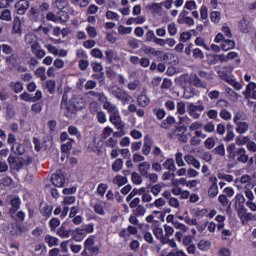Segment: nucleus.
Segmentation results:
<instances>
[{
    "mask_svg": "<svg viewBox=\"0 0 256 256\" xmlns=\"http://www.w3.org/2000/svg\"><path fill=\"white\" fill-rule=\"evenodd\" d=\"M51 6L47 2H43L38 7H31L28 11V19L33 23H45V15Z\"/></svg>",
    "mask_w": 256,
    "mask_h": 256,
    "instance_id": "f257e3e1",
    "label": "nucleus"
},
{
    "mask_svg": "<svg viewBox=\"0 0 256 256\" xmlns=\"http://www.w3.org/2000/svg\"><path fill=\"white\" fill-rule=\"evenodd\" d=\"M205 111L204 105H195V103H190L187 106V113L192 119H201V113Z\"/></svg>",
    "mask_w": 256,
    "mask_h": 256,
    "instance_id": "f03ea898",
    "label": "nucleus"
},
{
    "mask_svg": "<svg viewBox=\"0 0 256 256\" xmlns=\"http://www.w3.org/2000/svg\"><path fill=\"white\" fill-rule=\"evenodd\" d=\"M8 163L10 165V168H12L14 171H21V169L25 167V158L10 155L8 157Z\"/></svg>",
    "mask_w": 256,
    "mask_h": 256,
    "instance_id": "7ed1b4c3",
    "label": "nucleus"
},
{
    "mask_svg": "<svg viewBox=\"0 0 256 256\" xmlns=\"http://www.w3.org/2000/svg\"><path fill=\"white\" fill-rule=\"evenodd\" d=\"M83 107V103L79 102V99L73 98L68 102V105L66 106V111L70 115H75L78 111H81Z\"/></svg>",
    "mask_w": 256,
    "mask_h": 256,
    "instance_id": "20e7f679",
    "label": "nucleus"
},
{
    "mask_svg": "<svg viewBox=\"0 0 256 256\" xmlns=\"http://www.w3.org/2000/svg\"><path fill=\"white\" fill-rule=\"evenodd\" d=\"M188 83L200 89H207V82L201 80L200 76L195 73L188 75Z\"/></svg>",
    "mask_w": 256,
    "mask_h": 256,
    "instance_id": "39448f33",
    "label": "nucleus"
},
{
    "mask_svg": "<svg viewBox=\"0 0 256 256\" xmlns=\"http://www.w3.org/2000/svg\"><path fill=\"white\" fill-rule=\"evenodd\" d=\"M95 245V236L90 235L84 242V249H88L92 255L99 254V246Z\"/></svg>",
    "mask_w": 256,
    "mask_h": 256,
    "instance_id": "423d86ee",
    "label": "nucleus"
},
{
    "mask_svg": "<svg viewBox=\"0 0 256 256\" xmlns=\"http://www.w3.org/2000/svg\"><path fill=\"white\" fill-rule=\"evenodd\" d=\"M39 211L44 219H49L53 215V205H49L47 202H41Z\"/></svg>",
    "mask_w": 256,
    "mask_h": 256,
    "instance_id": "0eeeda50",
    "label": "nucleus"
},
{
    "mask_svg": "<svg viewBox=\"0 0 256 256\" xmlns=\"http://www.w3.org/2000/svg\"><path fill=\"white\" fill-rule=\"evenodd\" d=\"M112 95H114V97H116V99H118L119 101H122V103H128L129 101V94H127V92H125V90H122L119 87H116L112 90Z\"/></svg>",
    "mask_w": 256,
    "mask_h": 256,
    "instance_id": "6e6552de",
    "label": "nucleus"
},
{
    "mask_svg": "<svg viewBox=\"0 0 256 256\" xmlns=\"http://www.w3.org/2000/svg\"><path fill=\"white\" fill-rule=\"evenodd\" d=\"M31 53L34 54V57H36V59H43V57L47 55V52L41 49V44H39V42H34L31 45Z\"/></svg>",
    "mask_w": 256,
    "mask_h": 256,
    "instance_id": "1a4fd4ad",
    "label": "nucleus"
},
{
    "mask_svg": "<svg viewBox=\"0 0 256 256\" xmlns=\"http://www.w3.org/2000/svg\"><path fill=\"white\" fill-rule=\"evenodd\" d=\"M235 159L238 163H247L249 161V154L247 153V150L243 147L237 148Z\"/></svg>",
    "mask_w": 256,
    "mask_h": 256,
    "instance_id": "9d476101",
    "label": "nucleus"
},
{
    "mask_svg": "<svg viewBox=\"0 0 256 256\" xmlns=\"http://www.w3.org/2000/svg\"><path fill=\"white\" fill-rule=\"evenodd\" d=\"M15 9L18 15H25L27 9H29V1L27 0H19L15 4Z\"/></svg>",
    "mask_w": 256,
    "mask_h": 256,
    "instance_id": "9b49d317",
    "label": "nucleus"
},
{
    "mask_svg": "<svg viewBox=\"0 0 256 256\" xmlns=\"http://www.w3.org/2000/svg\"><path fill=\"white\" fill-rule=\"evenodd\" d=\"M10 205L11 208L9 210V213L11 217H13V215H15V213H17V211L21 209V198H19V196L12 198L10 200Z\"/></svg>",
    "mask_w": 256,
    "mask_h": 256,
    "instance_id": "f8f14e48",
    "label": "nucleus"
},
{
    "mask_svg": "<svg viewBox=\"0 0 256 256\" xmlns=\"http://www.w3.org/2000/svg\"><path fill=\"white\" fill-rule=\"evenodd\" d=\"M210 181L212 184L208 189V197H212V199H214L216 195H219V187L217 186V177L210 178Z\"/></svg>",
    "mask_w": 256,
    "mask_h": 256,
    "instance_id": "ddd939ff",
    "label": "nucleus"
},
{
    "mask_svg": "<svg viewBox=\"0 0 256 256\" xmlns=\"http://www.w3.org/2000/svg\"><path fill=\"white\" fill-rule=\"evenodd\" d=\"M71 236L72 239H74V241H76L77 243H81V241H83V239L87 237L85 234V230H83L82 228H76L75 230H72Z\"/></svg>",
    "mask_w": 256,
    "mask_h": 256,
    "instance_id": "4468645a",
    "label": "nucleus"
},
{
    "mask_svg": "<svg viewBox=\"0 0 256 256\" xmlns=\"http://www.w3.org/2000/svg\"><path fill=\"white\" fill-rule=\"evenodd\" d=\"M51 183L54 187H63L65 185V176L63 174H52Z\"/></svg>",
    "mask_w": 256,
    "mask_h": 256,
    "instance_id": "2eb2a0df",
    "label": "nucleus"
},
{
    "mask_svg": "<svg viewBox=\"0 0 256 256\" xmlns=\"http://www.w3.org/2000/svg\"><path fill=\"white\" fill-rule=\"evenodd\" d=\"M146 11H149L152 16L157 17L161 14V4L160 3H150L146 6Z\"/></svg>",
    "mask_w": 256,
    "mask_h": 256,
    "instance_id": "dca6fc26",
    "label": "nucleus"
},
{
    "mask_svg": "<svg viewBox=\"0 0 256 256\" xmlns=\"http://www.w3.org/2000/svg\"><path fill=\"white\" fill-rule=\"evenodd\" d=\"M138 169L142 177L149 179V169H151V164H149V162L140 163Z\"/></svg>",
    "mask_w": 256,
    "mask_h": 256,
    "instance_id": "f3484780",
    "label": "nucleus"
},
{
    "mask_svg": "<svg viewBox=\"0 0 256 256\" xmlns=\"http://www.w3.org/2000/svg\"><path fill=\"white\" fill-rule=\"evenodd\" d=\"M151 147H153V139L149 136H145L142 148L143 155H149L151 153Z\"/></svg>",
    "mask_w": 256,
    "mask_h": 256,
    "instance_id": "a211bd4d",
    "label": "nucleus"
},
{
    "mask_svg": "<svg viewBox=\"0 0 256 256\" xmlns=\"http://www.w3.org/2000/svg\"><path fill=\"white\" fill-rule=\"evenodd\" d=\"M20 59L19 53L15 52L6 58V62L10 63L12 67H19L21 65Z\"/></svg>",
    "mask_w": 256,
    "mask_h": 256,
    "instance_id": "6ab92c4d",
    "label": "nucleus"
},
{
    "mask_svg": "<svg viewBox=\"0 0 256 256\" xmlns=\"http://www.w3.org/2000/svg\"><path fill=\"white\" fill-rule=\"evenodd\" d=\"M184 161H186L188 165H192L195 169H201V162L193 155H185Z\"/></svg>",
    "mask_w": 256,
    "mask_h": 256,
    "instance_id": "aec40b11",
    "label": "nucleus"
},
{
    "mask_svg": "<svg viewBox=\"0 0 256 256\" xmlns=\"http://www.w3.org/2000/svg\"><path fill=\"white\" fill-rule=\"evenodd\" d=\"M226 152L228 154V159H230V161H235L237 156V146L235 143L229 144L226 148Z\"/></svg>",
    "mask_w": 256,
    "mask_h": 256,
    "instance_id": "412c9836",
    "label": "nucleus"
},
{
    "mask_svg": "<svg viewBox=\"0 0 256 256\" xmlns=\"http://www.w3.org/2000/svg\"><path fill=\"white\" fill-rule=\"evenodd\" d=\"M141 51H143V53L148 57H159V55H161V50H155V48H151L149 46H143Z\"/></svg>",
    "mask_w": 256,
    "mask_h": 256,
    "instance_id": "4be33fe9",
    "label": "nucleus"
},
{
    "mask_svg": "<svg viewBox=\"0 0 256 256\" xmlns=\"http://www.w3.org/2000/svg\"><path fill=\"white\" fill-rule=\"evenodd\" d=\"M233 139H235L234 127L231 123H228L226 126V137L224 138V141L229 143V141H233Z\"/></svg>",
    "mask_w": 256,
    "mask_h": 256,
    "instance_id": "5701e85b",
    "label": "nucleus"
},
{
    "mask_svg": "<svg viewBox=\"0 0 256 256\" xmlns=\"http://www.w3.org/2000/svg\"><path fill=\"white\" fill-rule=\"evenodd\" d=\"M110 122L112 125H115L117 129H123V124L121 123V116L119 114H110Z\"/></svg>",
    "mask_w": 256,
    "mask_h": 256,
    "instance_id": "b1692460",
    "label": "nucleus"
},
{
    "mask_svg": "<svg viewBox=\"0 0 256 256\" xmlns=\"http://www.w3.org/2000/svg\"><path fill=\"white\" fill-rule=\"evenodd\" d=\"M236 125V131L240 135H243L249 131V124L247 122H237Z\"/></svg>",
    "mask_w": 256,
    "mask_h": 256,
    "instance_id": "393cba45",
    "label": "nucleus"
},
{
    "mask_svg": "<svg viewBox=\"0 0 256 256\" xmlns=\"http://www.w3.org/2000/svg\"><path fill=\"white\" fill-rule=\"evenodd\" d=\"M72 231L73 230L71 229L69 230L65 229V224H62L57 231V235H59V237H61L62 239H68V237H71Z\"/></svg>",
    "mask_w": 256,
    "mask_h": 256,
    "instance_id": "a878e982",
    "label": "nucleus"
},
{
    "mask_svg": "<svg viewBox=\"0 0 256 256\" xmlns=\"http://www.w3.org/2000/svg\"><path fill=\"white\" fill-rule=\"evenodd\" d=\"M127 183H129V180L126 176L116 175L113 179V184L118 185L119 187H123V185H127Z\"/></svg>",
    "mask_w": 256,
    "mask_h": 256,
    "instance_id": "bb28decb",
    "label": "nucleus"
},
{
    "mask_svg": "<svg viewBox=\"0 0 256 256\" xmlns=\"http://www.w3.org/2000/svg\"><path fill=\"white\" fill-rule=\"evenodd\" d=\"M44 241L47 243L48 247H57V245H59V238L51 235H46Z\"/></svg>",
    "mask_w": 256,
    "mask_h": 256,
    "instance_id": "cd10ccee",
    "label": "nucleus"
},
{
    "mask_svg": "<svg viewBox=\"0 0 256 256\" xmlns=\"http://www.w3.org/2000/svg\"><path fill=\"white\" fill-rule=\"evenodd\" d=\"M146 41L147 42H153L156 43V45H161V38H157L155 37V32H153V30H149L146 33Z\"/></svg>",
    "mask_w": 256,
    "mask_h": 256,
    "instance_id": "c85d7f7f",
    "label": "nucleus"
},
{
    "mask_svg": "<svg viewBox=\"0 0 256 256\" xmlns=\"http://www.w3.org/2000/svg\"><path fill=\"white\" fill-rule=\"evenodd\" d=\"M160 223L158 220H154L152 222V231L154 233V236L156 239H161V228H160Z\"/></svg>",
    "mask_w": 256,
    "mask_h": 256,
    "instance_id": "c756f323",
    "label": "nucleus"
},
{
    "mask_svg": "<svg viewBox=\"0 0 256 256\" xmlns=\"http://www.w3.org/2000/svg\"><path fill=\"white\" fill-rule=\"evenodd\" d=\"M238 28L242 33H249V21H247V18L243 17L239 21Z\"/></svg>",
    "mask_w": 256,
    "mask_h": 256,
    "instance_id": "7c9ffc66",
    "label": "nucleus"
},
{
    "mask_svg": "<svg viewBox=\"0 0 256 256\" xmlns=\"http://www.w3.org/2000/svg\"><path fill=\"white\" fill-rule=\"evenodd\" d=\"M137 103L140 107H148L149 103H151V100L147 95L141 94L137 98Z\"/></svg>",
    "mask_w": 256,
    "mask_h": 256,
    "instance_id": "2f4dec72",
    "label": "nucleus"
},
{
    "mask_svg": "<svg viewBox=\"0 0 256 256\" xmlns=\"http://www.w3.org/2000/svg\"><path fill=\"white\" fill-rule=\"evenodd\" d=\"M175 125V117L168 116L165 120L162 121L161 127L163 129H171Z\"/></svg>",
    "mask_w": 256,
    "mask_h": 256,
    "instance_id": "473e14b6",
    "label": "nucleus"
},
{
    "mask_svg": "<svg viewBox=\"0 0 256 256\" xmlns=\"http://www.w3.org/2000/svg\"><path fill=\"white\" fill-rule=\"evenodd\" d=\"M255 89H256V83L250 82L246 87L244 95H249L252 92V99H256V90Z\"/></svg>",
    "mask_w": 256,
    "mask_h": 256,
    "instance_id": "72a5a7b5",
    "label": "nucleus"
},
{
    "mask_svg": "<svg viewBox=\"0 0 256 256\" xmlns=\"http://www.w3.org/2000/svg\"><path fill=\"white\" fill-rule=\"evenodd\" d=\"M222 51H229L231 49H235V41L226 39L223 41L221 45Z\"/></svg>",
    "mask_w": 256,
    "mask_h": 256,
    "instance_id": "f704fd0d",
    "label": "nucleus"
},
{
    "mask_svg": "<svg viewBox=\"0 0 256 256\" xmlns=\"http://www.w3.org/2000/svg\"><path fill=\"white\" fill-rule=\"evenodd\" d=\"M123 169V159L117 158L113 163H112V171L114 173H119Z\"/></svg>",
    "mask_w": 256,
    "mask_h": 256,
    "instance_id": "c9c22d12",
    "label": "nucleus"
},
{
    "mask_svg": "<svg viewBox=\"0 0 256 256\" xmlns=\"http://www.w3.org/2000/svg\"><path fill=\"white\" fill-rule=\"evenodd\" d=\"M68 133L69 135H74L78 139V141H81V139H83V135H81V132H79V129H77V127L75 126H69Z\"/></svg>",
    "mask_w": 256,
    "mask_h": 256,
    "instance_id": "e433bc0d",
    "label": "nucleus"
},
{
    "mask_svg": "<svg viewBox=\"0 0 256 256\" xmlns=\"http://www.w3.org/2000/svg\"><path fill=\"white\" fill-rule=\"evenodd\" d=\"M179 25H189L191 27L192 25H195V20H193L192 17L186 16L183 18H178Z\"/></svg>",
    "mask_w": 256,
    "mask_h": 256,
    "instance_id": "4c0bfd02",
    "label": "nucleus"
},
{
    "mask_svg": "<svg viewBox=\"0 0 256 256\" xmlns=\"http://www.w3.org/2000/svg\"><path fill=\"white\" fill-rule=\"evenodd\" d=\"M10 87L14 93H21L23 91V83L21 81L11 82Z\"/></svg>",
    "mask_w": 256,
    "mask_h": 256,
    "instance_id": "58836bf2",
    "label": "nucleus"
},
{
    "mask_svg": "<svg viewBox=\"0 0 256 256\" xmlns=\"http://www.w3.org/2000/svg\"><path fill=\"white\" fill-rule=\"evenodd\" d=\"M7 143L8 145H11V151H15V144L18 143L17 136H15L13 133H9Z\"/></svg>",
    "mask_w": 256,
    "mask_h": 256,
    "instance_id": "ea45409f",
    "label": "nucleus"
},
{
    "mask_svg": "<svg viewBox=\"0 0 256 256\" xmlns=\"http://www.w3.org/2000/svg\"><path fill=\"white\" fill-rule=\"evenodd\" d=\"M1 21H11L13 17L11 16V10L5 9L0 14Z\"/></svg>",
    "mask_w": 256,
    "mask_h": 256,
    "instance_id": "a19ab883",
    "label": "nucleus"
},
{
    "mask_svg": "<svg viewBox=\"0 0 256 256\" xmlns=\"http://www.w3.org/2000/svg\"><path fill=\"white\" fill-rule=\"evenodd\" d=\"M198 249H200L201 251H209V249H211V242L207 240H201L198 243Z\"/></svg>",
    "mask_w": 256,
    "mask_h": 256,
    "instance_id": "79ce46f5",
    "label": "nucleus"
},
{
    "mask_svg": "<svg viewBox=\"0 0 256 256\" xmlns=\"http://www.w3.org/2000/svg\"><path fill=\"white\" fill-rule=\"evenodd\" d=\"M15 155H23L25 153V147L21 143H16L14 150H11Z\"/></svg>",
    "mask_w": 256,
    "mask_h": 256,
    "instance_id": "37998d69",
    "label": "nucleus"
},
{
    "mask_svg": "<svg viewBox=\"0 0 256 256\" xmlns=\"http://www.w3.org/2000/svg\"><path fill=\"white\" fill-rule=\"evenodd\" d=\"M245 206V196L242 194H237L235 197V207H243Z\"/></svg>",
    "mask_w": 256,
    "mask_h": 256,
    "instance_id": "c03bdc74",
    "label": "nucleus"
},
{
    "mask_svg": "<svg viewBox=\"0 0 256 256\" xmlns=\"http://www.w3.org/2000/svg\"><path fill=\"white\" fill-rule=\"evenodd\" d=\"M245 119H246L245 113H243V111H237L234 114L233 122L234 123H241V121H245Z\"/></svg>",
    "mask_w": 256,
    "mask_h": 256,
    "instance_id": "a18cd8bd",
    "label": "nucleus"
},
{
    "mask_svg": "<svg viewBox=\"0 0 256 256\" xmlns=\"http://www.w3.org/2000/svg\"><path fill=\"white\" fill-rule=\"evenodd\" d=\"M13 31L16 33H21V31H23V26H22L21 20H19V18L14 19Z\"/></svg>",
    "mask_w": 256,
    "mask_h": 256,
    "instance_id": "49530a36",
    "label": "nucleus"
},
{
    "mask_svg": "<svg viewBox=\"0 0 256 256\" xmlns=\"http://www.w3.org/2000/svg\"><path fill=\"white\" fill-rule=\"evenodd\" d=\"M105 59L106 63H113V59H115V52L111 49L105 51Z\"/></svg>",
    "mask_w": 256,
    "mask_h": 256,
    "instance_id": "de8ad7c7",
    "label": "nucleus"
},
{
    "mask_svg": "<svg viewBox=\"0 0 256 256\" xmlns=\"http://www.w3.org/2000/svg\"><path fill=\"white\" fill-rule=\"evenodd\" d=\"M202 127L206 133H215V123L213 121L204 124Z\"/></svg>",
    "mask_w": 256,
    "mask_h": 256,
    "instance_id": "09e8293b",
    "label": "nucleus"
},
{
    "mask_svg": "<svg viewBox=\"0 0 256 256\" xmlns=\"http://www.w3.org/2000/svg\"><path fill=\"white\" fill-rule=\"evenodd\" d=\"M59 225H61V221L59 220V218L54 217L50 219L49 226L51 231H55V229L58 228Z\"/></svg>",
    "mask_w": 256,
    "mask_h": 256,
    "instance_id": "8fccbe9b",
    "label": "nucleus"
},
{
    "mask_svg": "<svg viewBox=\"0 0 256 256\" xmlns=\"http://www.w3.org/2000/svg\"><path fill=\"white\" fill-rule=\"evenodd\" d=\"M107 189H109V186L105 183H100L97 187V193L98 195H101L103 197L105 193H107Z\"/></svg>",
    "mask_w": 256,
    "mask_h": 256,
    "instance_id": "3c124183",
    "label": "nucleus"
},
{
    "mask_svg": "<svg viewBox=\"0 0 256 256\" xmlns=\"http://www.w3.org/2000/svg\"><path fill=\"white\" fill-rule=\"evenodd\" d=\"M104 109H106L108 111V113H112V115L114 113H117V106L111 104L110 102H105L103 105Z\"/></svg>",
    "mask_w": 256,
    "mask_h": 256,
    "instance_id": "603ef678",
    "label": "nucleus"
},
{
    "mask_svg": "<svg viewBox=\"0 0 256 256\" xmlns=\"http://www.w3.org/2000/svg\"><path fill=\"white\" fill-rule=\"evenodd\" d=\"M36 77H39L41 81H45L47 79V76L45 75V67H39L35 71Z\"/></svg>",
    "mask_w": 256,
    "mask_h": 256,
    "instance_id": "864d4df0",
    "label": "nucleus"
},
{
    "mask_svg": "<svg viewBox=\"0 0 256 256\" xmlns=\"http://www.w3.org/2000/svg\"><path fill=\"white\" fill-rule=\"evenodd\" d=\"M215 155H219L220 157H225V145L220 144L214 148Z\"/></svg>",
    "mask_w": 256,
    "mask_h": 256,
    "instance_id": "5fc2aeb1",
    "label": "nucleus"
},
{
    "mask_svg": "<svg viewBox=\"0 0 256 256\" xmlns=\"http://www.w3.org/2000/svg\"><path fill=\"white\" fill-rule=\"evenodd\" d=\"M132 183H134V185H141L143 183V178L141 177V175H139V173H132Z\"/></svg>",
    "mask_w": 256,
    "mask_h": 256,
    "instance_id": "6e6d98bb",
    "label": "nucleus"
},
{
    "mask_svg": "<svg viewBox=\"0 0 256 256\" xmlns=\"http://www.w3.org/2000/svg\"><path fill=\"white\" fill-rule=\"evenodd\" d=\"M219 116L221 119H223V121H231V112H229L227 109H222Z\"/></svg>",
    "mask_w": 256,
    "mask_h": 256,
    "instance_id": "4d7b16f0",
    "label": "nucleus"
},
{
    "mask_svg": "<svg viewBox=\"0 0 256 256\" xmlns=\"http://www.w3.org/2000/svg\"><path fill=\"white\" fill-rule=\"evenodd\" d=\"M236 209H237V215L239 219L242 221L245 215H247V208H245V206H237Z\"/></svg>",
    "mask_w": 256,
    "mask_h": 256,
    "instance_id": "13d9d810",
    "label": "nucleus"
},
{
    "mask_svg": "<svg viewBox=\"0 0 256 256\" xmlns=\"http://www.w3.org/2000/svg\"><path fill=\"white\" fill-rule=\"evenodd\" d=\"M198 75H199L200 79H205L206 81H211L213 79V74L203 71V70H200L198 72Z\"/></svg>",
    "mask_w": 256,
    "mask_h": 256,
    "instance_id": "bf43d9fd",
    "label": "nucleus"
},
{
    "mask_svg": "<svg viewBox=\"0 0 256 256\" xmlns=\"http://www.w3.org/2000/svg\"><path fill=\"white\" fill-rule=\"evenodd\" d=\"M250 141L249 136H239L236 138V145H247Z\"/></svg>",
    "mask_w": 256,
    "mask_h": 256,
    "instance_id": "052dcab7",
    "label": "nucleus"
},
{
    "mask_svg": "<svg viewBox=\"0 0 256 256\" xmlns=\"http://www.w3.org/2000/svg\"><path fill=\"white\" fill-rule=\"evenodd\" d=\"M226 131H227V127H225V124H223V123L217 124L216 131H215V133H217V135H220L221 137H223V135H225Z\"/></svg>",
    "mask_w": 256,
    "mask_h": 256,
    "instance_id": "680f3d73",
    "label": "nucleus"
},
{
    "mask_svg": "<svg viewBox=\"0 0 256 256\" xmlns=\"http://www.w3.org/2000/svg\"><path fill=\"white\" fill-rule=\"evenodd\" d=\"M91 67L94 73H101L103 71V65L99 62H91Z\"/></svg>",
    "mask_w": 256,
    "mask_h": 256,
    "instance_id": "e2e57ef3",
    "label": "nucleus"
},
{
    "mask_svg": "<svg viewBox=\"0 0 256 256\" xmlns=\"http://www.w3.org/2000/svg\"><path fill=\"white\" fill-rule=\"evenodd\" d=\"M78 67L80 71H87V69L89 68V60H85V59L79 60Z\"/></svg>",
    "mask_w": 256,
    "mask_h": 256,
    "instance_id": "0e129e2a",
    "label": "nucleus"
},
{
    "mask_svg": "<svg viewBox=\"0 0 256 256\" xmlns=\"http://www.w3.org/2000/svg\"><path fill=\"white\" fill-rule=\"evenodd\" d=\"M204 147H206V149H213V147H215V138L213 137H209L204 141Z\"/></svg>",
    "mask_w": 256,
    "mask_h": 256,
    "instance_id": "69168bd1",
    "label": "nucleus"
},
{
    "mask_svg": "<svg viewBox=\"0 0 256 256\" xmlns=\"http://www.w3.org/2000/svg\"><path fill=\"white\" fill-rule=\"evenodd\" d=\"M55 85V80L46 81V89L48 90V92H50L51 94L55 93Z\"/></svg>",
    "mask_w": 256,
    "mask_h": 256,
    "instance_id": "338daca9",
    "label": "nucleus"
},
{
    "mask_svg": "<svg viewBox=\"0 0 256 256\" xmlns=\"http://www.w3.org/2000/svg\"><path fill=\"white\" fill-rule=\"evenodd\" d=\"M163 167L168 171H175V162L173 160H167L163 163Z\"/></svg>",
    "mask_w": 256,
    "mask_h": 256,
    "instance_id": "774afa93",
    "label": "nucleus"
}]
</instances>
